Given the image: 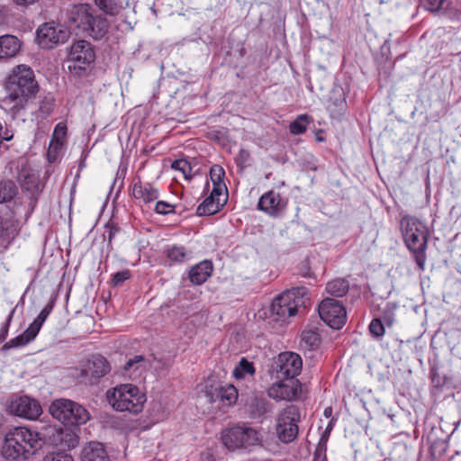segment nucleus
Here are the masks:
<instances>
[{
  "label": "nucleus",
  "mask_w": 461,
  "mask_h": 461,
  "mask_svg": "<svg viewBox=\"0 0 461 461\" xmlns=\"http://www.w3.org/2000/svg\"><path fill=\"white\" fill-rule=\"evenodd\" d=\"M82 461H110L104 448L99 442H89L82 450Z\"/></svg>",
  "instance_id": "5701e85b"
},
{
  "label": "nucleus",
  "mask_w": 461,
  "mask_h": 461,
  "mask_svg": "<svg viewBox=\"0 0 461 461\" xmlns=\"http://www.w3.org/2000/svg\"><path fill=\"white\" fill-rule=\"evenodd\" d=\"M380 4L395 3L398 4V0H377Z\"/></svg>",
  "instance_id": "5fc2aeb1"
},
{
  "label": "nucleus",
  "mask_w": 461,
  "mask_h": 461,
  "mask_svg": "<svg viewBox=\"0 0 461 461\" xmlns=\"http://www.w3.org/2000/svg\"><path fill=\"white\" fill-rule=\"evenodd\" d=\"M42 461H74L73 457L64 452L48 453Z\"/></svg>",
  "instance_id": "79ce46f5"
},
{
  "label": "nucleus",
  "mask_w": 461,
  "mask_h": 461,
  "mask_svg": "<svg viewBox=\"0 0 461 461\" xmlns=\"http://www.w3.org/2000/svg\"><path fill=\"white\" fill-rule=\"evenodd\" d=\"M14 227V224L12 221H4L1 217H0V237L2 236H5V235H10L14 232V230H12V228Z\"/></svg>",
  "instance_id": "a18cd8bd"
},
{
  "label": "nucleus",
  "mask_w": 461,
  "mask_h": 461,
  "mask_svg": "<svg viewBox=\"0 0 461 461\" xmlns=\"http://www.w3.org/2000/svg\"><path fill=\"white\" fill-rule=\"evenodd\" d=\"M349 289L348 282L344 278H338L329 282L326 285V291L330 295L336 297L344 296Z\"/></svg>",
  "instance_id": "7c9ffc66"
},
{
  "label": "nucleus",
  "mask_w": 461,
  "mask_h": 461,
  "mask_svg": "<svg viewBox=\"0 0 461 461\" xmlns=\"http://www.w3.org/2000/svg\"><path fill=\"white\" fill-rule=\"evenodd\" d=\"M13 314H14V310L8 315V317L6 319V322H5V326L3 327V329L1 330V332H0V341L5 340L6 339V337H7L8 329H9V325H10V322H11L12 318H13Z\"/></svg>",
  "instance_id": "8fccbe9b"
},
{
  "label": "nucleus",
  "mask_w": 461,
  "mask_h": 461,
  "mask_svg": "<svg viewBox=\"0 0 461 461\" xmlns=\"http://www.w3.org/2000/svg\"><path fill=\"white\" fill-rule=\"evenodd\" d=\"M66 37L67 32L54 23H46L37 30V41L42 49H53Z\"/></svg>",
  "instance_id": "4468645a"
},
{
  "label": "nucleus",
  "mask_w": 461,
  "mask_h": 461,
  "mask_svg": "<svg viewBox=\"0 0 461 461\" xmlns=\"http://www.w3.org/2000/svg\"><path fill=\"white\" fill-rule=\"evenodd\" d=\"M285 205L280 194L272 190L264 194L258 203V209L269 215H277Z\"/></svg>",
  "instance_id": "f3484780"
},
{
  "label": "nucleus",
  "mask_w": 461,
  "mask_h": 461,
  "mask_svg": "<svg viewBox=\"0 0 461 461\" xmlns=\"http://www.w3.org/2000/svg\"><path fill=\"white\" fill-rule=\"evenodd\" d=\"M300 418V410L295 405H289L279 413L276 423V434L280 440L285 443H290L297 437V423Z\"/></svg>",
  "instance_id": "1a4fd4ad"
},
{
  "label": "nucleus",
  "mask_w": 461,
  "mask_h": 461,
  "mask_svg": "<svg viewBox=\"0 0 461 461\" xmlns=\"http://www.w3.org/2000/svg\"><path fill=\"white\" fill-rule=\"evenodd\" d=\"M149 366V362L143 356H135L130 359L124 366L126 371L133 369V371L145 370Z\"/></svg>",
  "instance_id": "58836bf2"
},
{
  "label": "nucleus",
  "mask_w": 461,
  "mask_h": 461,
  "mask_svg": "<svg viewBox=\"0 0 461 461\" xmlns=\"http://www.w3.org/2000/svg\"><path fill=\"white\" fill-rule=\"evenodd\" d=\"M95 5L107 15L116 16L123 9L121 0H95Z\"/></svg>",
  "instance_id": "c85d7f7f"
},
{
  "label": "nucleus",
  "mask_w": 461,
  "mask_h": 461,
  "mask_svg": "<svg viewBox=\"0 0 461 461\" xmlns=\"http://www.w3.org/2000/svg\"><path fill=\"white\" fill-rule=\"evenodd\" d=\"M172 168L180 171L185 178H190L191 166L185 159H177L173 162Z\"/></svg>",
  "instance_id": "ea45409f"
},
{
  "label": "nucleus",
  "mask_w": 461,
  "mask_h": 461,
  "mask_svg": "<svg viewBox=\"0 0 461 461\" xmlns=\"http://www.w3.org/2000/svg\"><path fill=\"white\" fill-rule=\"evenodd\" d=\"M132 195L135 199L149 203L158 197V191L150 184L136 183L132 187Z\"/></svg>",
  "instance_id": "393cba45"
},
{
  "label": "nucleus",
  "mask_w": 461,
  "mask_h": 461,
  "mask_svg": "<svg viewBox=\"0 0 461 461\" xmlns=\"http://www.w3.org/2000/svg\"><path fill=\"white\" fill-rule=\"evenodd\" d=\"M155 211L159 214H167L174 211V206L168 203L158 201L156 203Z\"/></svg>",
  "instance_id": "37998d69"
},
{
  "label": "nucleus",
  "mask_w": 461,
  "mask_h": 461,
  "mask_svg": "<svg viewBox=\"0 0 461 461\" xmlns=\"http://www.w3.org/2000/svg\"><path fill=\"white\" fill-rule=\"evenodd\" d=\"M167 257L169 260L176 263H183L192 258V252L186 250L183 246L173 245L166 250Z\"/></svg>",
  "instance_id": "c756f323"
},
{
  "label": "nucleus",
  "mask_w": 461,
  "mask_h": 461,
  "mask_svg": "<svg viewBox=\"0 0 461 461\" xmlns=\"http://www.w3.org/2000/svg\"><path fill=\"white\" fill-rule=\"evenodd\" d=\"M66 438L69 437L70 442L68 444V447H75L77 445V438L73 435L70 431L61 432Z\"/></svg>",
  "instance_id": "3c124183"
},
{
  "label": "nucleus",
  "mask_w": 461,
  "mask_h": 461,
  "mask_svg": "<svg viewBox=\"0 0 461 461\" xmlns=\"http://www.w3.org/2000/svg\"><path fill=\"white\" fill-rule=\"evenodd\" d=\"M110 405L118 411L138 413L146 402L145 395L133 384H121L106 393Z\"/></svg>",
  "instance_id": "20e7f679"
},
{
  "label": "nucleus",
  "mask_w": 461,
  "mask_h": 461,
  "mask_svg": "<svg viewBox=\"0 0 461 461\" xmlns=\"http://www.w3.org/2000/svg\"><path fill=\"white\" fill-rule=\"evenodd\" d=\"M105 229L106 230L104 236L107 238L108 242L110 243L113 239L114 235L117 233L118 228L113 226V224H107L105 225Z\"/></svg>",
  "instance_id": "09e8293b"
},
{
  "label": "nucleus",
  "mask_w": 461,
  "mask_h": 461,
  "mask_svg": "<svg viewBox=\"0 0 461 461\" xmlns=\"http://www.w3.org/2000/svg\"><path fill=\"white\" fill-rule=\"evenodd\" d=\"M66 133L67 127L65 124L59 123L56 125L48 150V158L50 161L55 158L56 153L61 149Z\"/></svg>",
  "instance_id": "a878e982"
},
{
  "label": "nucleus",
  "mask_w": 461,
  "mask_h": 461,
  "mask_svg": "<svg viewBox=\"0 0 461 461\" xmlns=\"http://www.w3.org/2000/svg\"><path fill=\"white\" fill-rule=\"evenodd\" d=\"M207 397L211 402L220 401L224 405H232L238 399V391L231 384L218 385L206 391Z\"/></svg>",
  "instance_id": "dca6fc26"
},
{
  "label": "nucleus",
  "mask_w": 461,
  "mask_h": 461,
  "mask_svg": "<svg viewBox=\"0 0 461 461\" xmlns=\"http://www.w3.org/2000/svg\"><path fill=\"white\" fill-rule=\"evenodd\" d=\"M247 410L252 419H260L269 411L270 404L265 397L254 395L249 400Z\"/></svg>",
  "instance_id": "b1692460"
},
{
  "label": "nucleus",
  "mask_w": 461,
  "mask_h": 461,
  "mask_svg": "<svg viewBox=\"0 0 461 461\" xmlns=\"http://www.w3.org/2000/svg\"><path fill=\"white\" fill-rule=\"evenodd\" d=\"M95 13V9L89 4L75 5L69 12V21L75 27L85 32Z\"/></svg>",
  "instance_id": "2eb2a0df"
},
{
  "label": "nucleus",
  "mask_w": 461,
  "mask_h": 461,
  "mask_svg": "<svg viewBox=\"0 0 461 461\" xmlns=\"http://www.w3.org/2000/svg\"><path fill=\"white\" fill-rule=\"evenodd\" d=\"M30 331V326L24 330V332L12 339H10L8 342H6L4 346H3V349L4 350H7V349H10V348H19V347H23V346H25L26 344H28L29 342H31L32 340H33L36 336L38 334H34V333H29Z\"/></svg>",
  "instance_id": "2f4dec72"
},
{
  "label": "nucleus",
  "mask_w": 461,
  "mask_h": 461,
  "mask_svg": "<svg viewBox=\"0 0 461 461\" xmlns=\"http://www.w3.org/2000/svg\"><path fill=\"white\" fill-rule=\"evenodd\" d=\"M369 331L375 338H382L384 334V327L379 319H374L369 324Z\"/></svg>",
  "instance_id": "a19ab883"
},
{
  "label": "nucleus",
  "mask_w": 461,
  "mask_h": 461,
  "mask_svg": "<svg viewBox=\"0 0 461 461\" xmlns=\"http://www.w3.org/2000/svg\"><path fill=\"white\" fill-rule=\"evenodd\" d=\"M129 277H130V272L128 270L117 272L116 274H114V276L113 277V283L114 285H119L122 284L124 281H126L127 279H129Z\"/></svg>",
  "instance_id": "de8ad7c7"
},
{
  "label": "nucleus",
  "mask_w": 461,
  "mask_h": 461,
  "mask_svg": "<svg viewBox=\"0 0 461 461\" xmlns=\"http://www.w3.org/2000/svg\"><path fill=\"white\" fill-rule=\"evenodd\" d=\"M55 99L50 95L44 96L39 104L35 114L38 119L43 120L47 118L53 111Z\"/></svg>",
  "instance_id": "f704fd0d"
},
{
  "label": "nucleus",
  "mask_w": 461,
  "mask_h": 461,
  "mask_svg": "<svg viewBox=\"0 0 461 461\" xmlns=\"http://www.w3.org/2000/svg\"><path fill=\"white\" fill-rule=\"evenodd\" d=\"M321 343L320 334L317 329H305L301 335L300 346L305 350H314Z\"/></svg>",
  "instance_id": "bb28decb"
},
{
  "label": "nucleus",
  "mask_w": 461,
  "mask_h": 461,
  "mask_svg": "<svg viewBox=\"0 0 461 461\" xmlns=\"http://www.w3.org/2000/svg\"><path fill=\"white\" fill-rule=\"evenodd\" d=\"M95 59V52L86 41L74 42L67 60L68 69L75 76H80Z\"/></svg>",
  "instance_id": "6e6552de"
},
{
  "label": "nucleus",
  "mask_w": 461,
  "mask_h": 461,
  "mask_svg": "<svg viewBox=\"0 0 461 461\" xmlns=\"http://www.w3.org/2000/svg\"><path fill=\"white\" fill-rule=\"evenodd\" d=\"M5 89L6 96L2 100L3 105L14 118H18L25 114L26 106L36 95L39 86L32 69L26 65H18L9 76Z\"/></svg>",
  "instance_id": "f257e3e1"
},
{
  "label": "nucleus",
  "mask_w": 461,
  "mask_h": 461,
  "mask_svg": "<svg viewBox=\"0 0 461 461\" xmlns=\"http://www.w3.org/2000/svg\"><path fill=\"white\" fill-rule=\"evenodd\" d=\"M401 228L407 248L414 254L416 263L423 270L429 236L426 225L415 217L404 216L401 220Z\"/></svg>",
  "instance_id": "7ed1b4c3"
},
{
  "label": "nucleus",
  "mask_w": 461,
  "mask_h": 461,
  "mask_svg": "<svg viewBox=\"0 0 461 461\" xmlns=\"http://www.w3.org/2000/svg\"><path fill=\"white\" fill-rule=\"evenodd\" d=\"M227 195L224 193L214 194V190L209 197H207L203 203H201L196 210V213L202 215H213L217 213L226 203Z\"/></svg>",
  "instance_id": "a211bd4d"
},
{
  "label": "nucleus",
  "mask_w": 461,
  "mask_h": 461,
  "mask_svg": "<svg viewBox=\"0 0 461 461\" xmlns=\"http://www.w3.org/2000/svg\"><path fill=\"white\" fill-rule=\"evenodd\" d=\"M267 390L268 396L277 401L296 400L302 393V385L298 379H276Z\"/></svg>",
  "instance_id": "f8f14e48"
},
{
  "label": "nucleus",
  "mask_w": 461,
  "mask_h": 461,
  "mask_svg": "<svg viewBox=\"0 0 461 461\" xmlns=\"http://www.w3.org/2000/svg\"><path fill=\"white\" fill-rule=\"evenodd\" d=\"M249 157V154L247 150L241 149L238 155V162L240 166L244 165Z\"/></svg>",
  "instance_id": "603ef678"
},
{
  "label": "nucleus",
  "mask_w": 461,
  "mask_h": 461,
  "mask_svg": "<svg viewBox=\"0 0 461 461\" xmlns=\"http://www.w3.org/2000/svg\"><path fill=\"white\" fill-rule=\"evenodd\" d=\"M332 429V424H331V421L329 423L327 429H326V431L325 432H330V430Z\"/></svg>",
  "instance_id": "13d9d810"
},
{
  "label": "nucleus",
  "mask_w": 461,
  "mask_h": 461,
  "mask_svg": "<svg viewBox=\"0 0 461 461\" xmlns=\"http://www.w3.org/2000/svg\"><path fill=\"white\" fill-rule=\"evenodd\" d=\"M21 49V41L14 35H3L0 37V59L13 58Z\"/></svg>",
  "instance_id": "4be33fe9"
},
{
  "label": "nucleus",
  "mask_w": 461,
  "mask_h": 461,
  "mask_svg": "<svg viewBox=\"0 0 461 461\" xmlns=\"http://www.w3.org/2000/svg\"><path fill=\"white\" fill-rule=\"evenodd\" d=\"M37 0H14V3L20 5H28L34 4Z\"/></svg>",
  "instance_id": "864d4df0"
},
{
  "label": "nucleus",
  "mask_w": 461,
  "mask_h": 461,
  "mask_svg": "<svg viewBox=\"0 0 461 461\" xmlns=\"http://www.w3.org/2000/svg\"><path fill=\"white\" fill-rule=\"evenodd\" d=\"M326 441L327 438L322 435L321 438V442L318 444V447L314 452V459L315 461H318L319 458L323 457L325 458V452H326Z\"/></svg>",
  "instance_id": "c03bdc74"
},
{
  "label": "nucleus",
  "mask_w": 461,
  "mask_h": 461,
  "mask_svg": "<svg viewBox=\"0 0 461 461\" xmlns=\"http://www.w3.org/2000/svg\"><path fill=\"white\" fill-rule=\"evenodd\" d=\"M255 373V368L252 362L246 358H241L239 364L233 370V375L237 379L245 378L246 376H252Z\"/></svg>",
  "instance_id": "72a5a7b5"
},
{
  "label": "nucleus",
  "mask_w": 461,
  "mask_h": 461,
  "mask_svg": "<svg viewBox=\"0 0 461 461\" xmlns=\"http://www.w3.org/2000/svg\"><path fill=\"white\" fill-rule=\"evenodd\" d=\"M443 3L444 0H424V6L431 12H436L442 7Z\"/></svg>",
  "instance_id": "49530a36"
},
{
  "label": "nucleus",
  "mask_w": 461,
  "mask_h": 461,
  "mask_svg": "<svg viewBox=\"0 0 461 461\" xmlns=\"http://www.w3.org/2000/svg\"><path fill=\"white\" fill-rule=\"evenodd\" d=\"M8 409L12 414L27 420H36L42 413L39 402L29 396H21L13 400Z\"/></svg>",
  "instance_id": "ddd939ff"
},
{
  "label": "nucleus",
  "mask_w": 461,
  "mask_h": 461,
  "mask_svg": "<svg viewBox=\"0 0 461 461\" xmlns=\"http://www.w3.org/2000/svg\"><path fill=\"white\" fill-rule=\"evenodd\" d=\"M89 23L90 24L86 27L85 33L95 40L102 39L108 32L109 23L102 14L95 13Z\"/></svg>",
  "instance_id": "6ab92c4d"
},
{
  "label": "nucleus",
  "mask_w": 461,
  "mask_h": 461,
  "mask_svg": "<svg viewBox=\"0 0 461 461\" xmlns=\"http://www.w3.org/2000/svg\"><path fill=\"white\" fill-rule=\"evenodd\" d=\"M321 319L330 328L339 330L347 321V312L343 304L331 298L324 299L318 308Z\"/></svg>",
  "instance_id": "9d476101"
},
{
  "label": "nucleus",
  "mask_w": 461,
  "mask_h": 461,
  "mask_svg": "<svg viewBox=\"0 0 461 461\" xmlns=\"http://www.w3.org/2000/svg\"><path fill=\"white\" fill-rule=\"evenodd\" d=\"M17 194V186L11 180H0V203L11 201Z\"/></svg>",
  "instance_id": "473e14b6"
},
{
  "label": "nucleus",
  "mask_w": 461,
  "mask_h": 461,
  "mask_svg": "<svg viewBox=\"0 0 461 461\" xmlns=\"http://www.w3.org/2000/svg\"><path fill=\"white\" fill-rule=\"evenodd\" d=\"M49 411L53 418L66 425L85 424L90 419V414L85 407L68 399L53 401Z\"/></svg>",
  "instance_id": "0eeeda50"
},
{
  "label": "nucleus",
  "mask_w": 461,
  "mask_h": 461,
  "mask_svg": "<svg viewBox=\"0 0 461 461\" xmlns=\"http://www.w3.org/2000/svg\"><path fill=\"white\" fill-rule=\"evenodd\" d=\"M303 361L294 352H283L279 354L273 366V374L276 379H296L301 373Z\"/></svg>",
  "instance_id": "9b49d317"
},
{
  "label": "nucleus",
  "mask_w": 461,
  "mask_h": 461,
  "mask_svg": "<svg viewBox=\"0 0 461 461\" xmlns=\"http://www.w3.org/2000/svg\"><path fill=\"white\" fill-rule=\"evenodd\" d=\"M331 413H332V409L331 408H326L324 410V415L326 417H330L331 415Z\"/></svg>",
  "instance_id": "6e6d98bb"
},
{
  "label": "nucleus",
  "mask_w": 461,
  "mask_h": 461,
  "mask_svg": "<svg viewBox=\"0 0 461 461\" xmlns=\"http://www.w3.org/2000/svg\"><path fill=\"white\" fill-rule=\"evenodd\" d=\"M385 321L389 326H391L393 322V319L391 316H386Z\"/></svg>",
  "instance_id": "4d7b16f0"
},
{
  "label": "nucleus",
  "mask_w": 461,
  "mask_h": 461,
  "mask_svg": "<svg viewBox=\"0 0 461 461\" xmlns=\"http://www.w3.org/2000/svg\"><path fill=\"white\" fill-rule=\"evenodd\" d=\"M309 123L310 120L307 115H299L294 122L290 123V132L294 135L302 134L306 131Z\"/></svg>",
  "instance_id": "4c0bfd02"
},
{
  "label": "nucleus",
  "mask_w": 461,
  "mask_h": 461,
  "mask_svg": "<svg viewBox=\"0 0 461 461\" xmlns=\"http://www.w3.org/2000/svg\"><path fill=\"white\" fill-rule=\"evenodd\" d=\"M52 311V304L48 303L40 312L38 317L33 321L32 323L30 324V331L32 334H38L42 324L50 315V312Z\"/></svg>",
  "instance_id": "c9c22d12"
},
{
  "label": "nucleus",
  "mask_w": 461,
  "mask_h": 461,
  "mask_svg": "<svg viewBox=\"0 0 461 461\" xmlns=\"http://www.w3.org/2000/svg\"><path fill=\"white\" fill-rule=\"evenodd\" d=\"M42 444V438L38 432L26 427H16L5 434L1 455L7 461H24L41 448Z\"/></svg>",
  "instance_id": "f03ea898"
},
{
  "label": "nucleus",
  "mask_w": 461,
  "mask_h": 461,
  "mask_svg": "<svg viewBox=\"0 0 461 461\" xmlns=\"http://www.w3.org/2000/svg\"><path fill=\"white\" fill-rule=\"evenodd\" d=\"M225 172L223 168L219 165H214L211 167L210 177L213 184L214 194H221L227 192V187L223 183V176Z\"/></svg>",
  "instance_id": "cd10ccee"
},
{
  "label": "nucleus",
  "mask_w": 461,
  "mask_h": 461,
  "mask_svg": "<svg viewBox=\"0 0 461 461\" xmlns=\"http://www.w3.org/2000/svg\"><path fill=\"white\" fill-rule=\"evenodd\" d=\"M19 179L21 181V185L28 190L37 187L39 183L38 176L33 171L29 172L25 169L21 171Z\"/></svg>",
  "instance_id": "e433bc0d"
},
{
  "label": "nucleus",
  "mask_w": 461,
  "mask_h": 461,
  "mask_svg": "<svg viewBox=\"0 0 461 461\" xmlns=\"http://www.w3.org/2000/svg\"><path fill=\"white\" fill-rule=\"evenodd\" d=\"M305 295L304 287H294L284 292L272 302V313L285 320L303 312L305 309Z\"/></svg>",
  "instance_id": "423d86ee"
},
{
  "label": "nucleus",
  "mask_w": 461,
  "mask_h": 461,
  "mask_svg": "<svg viewBox=\"0 0 461 461\" xmlns=\"http://www.w3.org/2000/svg\"><path fill=\"white\" fill-rule=\"evenodd\" d=\"M221 441L229 450L251 449L262 446L263 436L254 428L239 425L223 430Z\"/></svg>",
  "instance_id": "39448f33"
},
{
  "label": "nucleus",
  "mask_w": 461,
  "mask_h": 461,
  "mask_svg": "<svg viewBox=\"0 0 461 461\" xmlns=\"http://www.w3.org/2000/svg\"><path fill=\"white\" fill-rule=\"evenodd\" d=\"M110 370L108 362L102 356H93L86 364L85 373L86 376L98 379L107 374Z\"/></svg>",
  "instance_id": "aec40b11"
},
{
  "label": "nucleus",
  "mask_w": 461,
  "mask_h": 461,
  "mask_svg": "<svg viewBox=\"0 0 461 461\" xmlns=\"http://www.w3.org/2000/svg\"><path fill=\"white\" fill-rule=\"evenodd\" d=\"M212 264L209 260H203L194 266L189 271V279L194 285L203 284L212 275Z\"/></svg>",
  "instance_id": "412c9836"
}]
</instances>
